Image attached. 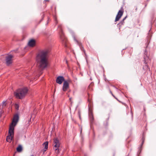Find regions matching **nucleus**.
<instances>
[{
	"label": "nucleus",
	"mask_w": 156,
	"mask_h": 156,
	"mask_svg": "<svg viewBox=\"0 0 156 156\" xmlns=\"http://www.w3.org/2000/svg\"><path fill=\"white\" fill-rule=\"evenodd\" d=\"M48 50H43L39 52L37 55L36 61L37 67L43 70L48 66Z\"/></svg>",
	"instance_id": "f257e3e1"
},
{
	"label": "nucleus",
	"mask_w": 156,
	"mask_h": 156,
	"mask_svg": "<svg viewBox=\"0 0 156 156\" xmlns=\"http://www.w3.org/2000/svg\"><path fill=\"white\" fill-rule=\"evenodd\" d=\"M28 90L26 87L20 89L14 92V94L18 98L22 99L27 94Z\"/></svg>",
	"instance_id": "f03ea898"
},
{
	"label": "nucleus",
	"mask_w": 156,
	"mask_h": 156,
	"mask_svg": "<svg viewBox=\"0 0 156 156\" xmlns=\"http://www.w3.org/2000/svg\"><path fill=\"white\" fill-rule=\"evenodd\" d=\"M58 30L59 31L61 39L63 41V43L64 44L65 47H66V43L67 42V39L64 36V34L62 28V26L61 25H58Z\"/></svg>",
	"instance_id": "7ed1b4c3"
},
{
	"label": "nucleus",
	"mask_w": 156,
	"mask_h": 156,
	"mask_svg": "<svg viewBox=\"0 0 156 156\" xmlns=\"http://www.w3.org/2000/svg\"><path fill=\"white\" fill-rule=\"evenodd\" d=\"M53 149L56 153H58L59 152V148L60 146L59 141L57 138H55L53 140Z\"/></svg>",
	"instance_id": "20e7f679"
},
{
	"label": "nucleus",
	"mask_w": 156,
	"mask_h": 156,
	"mask_svg": "<svg viewBox=\"0 0 156 156\" xmlns=\"http://www.w3.org/2000/svg\"><path fill=\"white\" fill-rule=\"evenodd\" d=\"M73 38L74 40L76 42V44L80 47V49L81 51H83L84 53L86 55L85 51L83 47L82 44L80 42L78 41L76 38L75 35L74 34H73Z\"/></svg>",
	"instance_id": "39448f33"
},
{
	"label": "nucleus",
	"mask_w": 156,
	"mask_h": 156,
	"mask_svg": "<svg viewBox=\"0 0 156 156\" xmlns=\"http://www.w3.org/2000/svg\"><path fill=\"white\" fill-rule=\"evenodd\" d=\"M123 13V9L122 7L121 8L120 10H119L116 15V18L115 19V21H117L119 20V19L121 18L122 16Z\"/></svg>",
	"instance_id": "423d86ee"
},
{
	"label": "nucleus",
	"mask_w": 156,
	"mask_h": 156,
	"mask_svg": "<svg viewBox=\"0 0 156 156\" xmlns=\"http://www.w3.org/2000/svg\"><path fill=\"white\" fill-rule=\"evenodd\" d=\"M19 119V116L18 114H15L13 117V118L12 123V125L15 126L18 122Z\"/></svg>",
	"instance_id": "0eeeda50"
},
{
	"label": "nucleus",
	"mask_w": 156,
	"mask_h": 156,
	"mask_svg": "<svg viewBox=\"0 0 156 156\" xmlns=\"http://www.w3.org/2000/svg\"><path fill=\"white\" fill-rule=\"evenodd\" d=\"M13 57L12 55H8L6 57V62L7 65L9 66L12 63Z\"/></svg>",
	"instance_id": "6e6552de"
},
{
	"label": "nucleus",
	"mask_w": 156,
	"mask_h": 156,
	"mask_svg": "<svg viewBox=\"0 0 156 156\" xmlns=\"http://www.w3.org/2000/svg\"><path fill=\"white\" fill-rule=\"evenodd\" d=\"M144 62L145 64V66H147V62H149V61L150 60L148 56L147 52L146 51V50H145L144 52Z\"/></svg>",
	"instance_id": "1a4fd4ad"
},
{
	"label": "nucleus",
	"mask_w": 156,
	"mask_h": 156,
	"mask_svg": "<svg viewBox=\"0 0 156 156\" xmlns=\"http://www.w3.org/2000/svg\"><path fill=\"white\" fill-rule=\"evenodd\" d=\"M65 81L64 78L62 76H58L56 79V83L60 84H62L63 81L64 82Z\"/></svg>",
	"instance_id": "9d476101"
},
{
	"label": "nucleus",
	"mask_w": 156,
	"mask_h": 156,
	"mask_svg": "<svg viewBox=\"0 0 156 156\" xmlns=\"http://www.w3.org/2000/svg\"><path fill=\"white\" fill-rule=\"evenodd\" d=\"M69 88V83L66 81H65L62 87V90L63 91H65Z\"/></svg>",
	"instance_id": "9b49d317"
},
{
	"label": "nucleus",
	"mask_w": 156,
	"mask_h": 156,
	"mask_svg": "<svg viewBox=\"0 0 156 156\" xmlns=\"http://www.w3.org/2000/svg\"><path fill=\"white\" fill-rule=\"evenodd\" d=\"M13 125H11L9 127V134L10 136H13L14 134V127Z\"/></svg>",
	"instance_id": "f8f14e48"
},
{
	"label": "nucleus",
	"mask_w": 156,
	"mask_h": 156,
	"mask_svg": "<svg viewBox=\"0 0 156 156\" xmlns=\"http://www.w3.org/2000/svg\"><path fill=\"white\" fill-rule=\"evenodd\" d=\"M35 40L32 39L29 41L28 45L30 47H33L35 45Z\"/></svg>",
	"instance_id": "ddd939ff"
},
{
	"label": "nucleus",
	"mask_w": 156,
	"mask_h": 156,
	"mask_svg": "<svg viewBox=\"0 0 156 156\" xmlns=\"http://www.w3.org/2000/svg\"><path fill=\"white\" fill-rule=\"evenodd\" d=\"M13 137V136L9 135L7 137L6 141L9 142H11Z\"/></svg>",
	"instance_id": "4468645a"
},
{
	"label": "nucleus",
	"mask_w": 156,
	"mask_h": 156,
	"mask_svg": "<svg viewBox=\"0 0 156 156\" xmlns=\"http://www.w3.org/2000/svg\"><path fill=\"white\" fill-rule=\"evenodd\" d=\"M44 151H46L48 148V142L47 141L44 143Z\"/></svg>",
	"instance_id": "2eb2a0df"
},
{
	"label": "nucleus",
	"mask_w": 156,
	"mask_h": 156,
	"mask_svg": "<svg viewBox=\"0 0 156 156\" xmlns=\"http://www.w3.org/2000/svg\"><path fill=\"white\" fill-rule=\"evenodd\" d=\"M16 150L18 152H20L22 150V147L21 145H19L16 148Z\"/></svg>",
	"instance_id": "dca6fc26"
},
{
	"label": "nucleus",
	"mask_w": 156,
	"mask_h": 156,
	"mask_svg": "<svg viewBox=\"0 0 156 156\" xmlns=\"http://www.w3.org/2000/svg\"><path fill=\"white\" fill-rule=\"evenodd\" d=\"M124 21L123 20H122L120 23H119V24H118V25L119 26V29H120L121 26L122 25H123L124 23Z\"/></svg>",
	"instance_id": "f3484780"
},
{
	"label": "nucleus",
	"mask_w": 156,
	"mask_h": 156,
	"mask_svg": "<svg viewBox=\"0 0 156 156\" xmlns=\"http://www.w3.org/2000/svg\"><path fill=\"white\" fill-rule=\"evenodd\" d=\"M6 105V101H3L2 103V106L3 107L5 106Z\"/></svg>",
	"instance_id": "a211bd4d"
},
{
	"label": "nucleus",
	"mask_w": 156,
	"mask_h": 156,
	"mask_svg": "<svg viewBox=\"0 0 156 156\" xmlns=\"http://www.w3.org/2000/svg\"><path fill=\"white\" fill-rule=\"evenodd\" d=\"M143 4H144L145 5V7L144 8H145L147 6V5L148 4V2H146V1H145Z\"/></svg>",
	"instance_id": "6ab92c4d"
},
{
	"label": "nucleus",
	"mask_w": 156,
	"mask_h": 156,
	"mask_svg": "<svg viewBox=\"0 0 156 156\" xmlns=\"http://www.w3.org/2000/svg\"><path fill=\"white\" fill-rule=\"evenodd\" d=\"M15 106L16 109L17 110H18L19 107L18 105L17 104H16L15 105Z\"/></svg>",
	"instance_id": "aec40b11"
},
{
	"label": "nucleus",
	"mask_w": 156,
	"mask_h": 156,
	"mask_svg": "<svg viewBox=\"0 0 156 156\" xmlns=\"http://www.w3.org/2000/svg\"><path fill=\"white\" fill-rule=\"evenodd\" d=\"M144 140H145V138H144V137L143 136L142 138V142L141 145V146L143 145V144H144Z\"/></svg>",
	"instance_id": "412c9836"
},
{
	"label": "nucleus",
	"mask_w": 156,
	"mask_h": 156,
	"mask_svg": "<svg viewBox=\"0 0 156 156\" xmlns=\"http://www.w3.org/2000/svg\"><path fill=\"white\" fill-rule=\"evenodd\" d=\"M90 117L91 121L92 120H93V118L92 115H91L90 116Z\"/></svg>",
	"instance_id": "4be33fe9"
},
{
	"label": "nucleus",
	"mask_w": 156,
	"mask_h": 156,
	"mask_svg": "<svg viewBox=\"0 0 156 156\" xmlns=\"http://www.w3.org/2000/svg\"><path fill=\"white\" fill-rule=\"evenodd\" d=\"M78 115H79V117L80 118V119H81V117H80V111H79L78 112Z\"/></svg>",
	"instance_id": "5701e85b"
},
{
	"label": "nucleus",
	"mask_w": 156,
	"mask_h": 156,
	"mask_svg": "<svg viewBox=\"0 0 156 156\" xmlns=\"http://www.w3.org/2000/svg\"><path fill=\"white\" fill-rule=\"evenodd\" d=\"M55 21H56V24H57V20L56 18L55 17Z\"/></svg>",
	"instance_id": "b1692460"
},
{
	"label": "nucleus",
	"mask_w": 156,
	"mask_h": 156,
	"mask_svg": "<svg viewBox=\"0 0 156 156\" xmlns=\"http://www.w3.org/2000/svg\"><path fill=\"white\" fill-rule=\"evenodd\" d=\"M109 91H110V93L112 95H113V94H112V92L110 90H109Z\"/></svg>",
	"instance_id": "393cba45"
},
{
	"label": "nucleus",
	"mask_w": 156,
	"mask_h": 156,
	"mask_svg": "<svg viewBox=\"0 0 156 156\" xmlns=\"http://www.w3.org/2000/svg\"><path fill=\"white\" fill-rule=\"evenodd\" d=\"M82 127H81V128H80V133H82Z\"/></svg>",
	"instance_id": "a878e982"
},
{
	"label": "nucleus",
	"mask_w": 156,
	"mask_h": 156,
	"mask_svg": "<svg viewBox=\"0 0 156 156\" xmlns=\"http://www.w3.org/2000/svg\"><path fill=\"white\" fill-rule=\"evenodd\" d=\"M126 16L125 17V18H124L122 20H123L124 21L126 19Z\"/></svg>",
	"instance_id": "bb28decb"
},
{
	"label": "nucleus",
	"mask_w": 156,
	"mask_h": 156,
	"mask_svg": "<svg viewBox=\"0 0 156 156\" xmlns=\"http://www.w3.org/2000/svg\"><path fill=\"white\" fill-rule=\"evenodd\" d=\"M49 2V0H45L44 1V2Z\"/></svg>",
	"instance_id": "cd10ccee"
},
{
	"label": "nucleus",
	"mask_w": 156,
	"mask_h": 156,
	"mask_svg": "<svg viewBox=\"0 0 156 156\" xmlns=\"http://www.w3.org/2000/svg\"><path fill=\"white\" fill-rule=\"evenodd\" d=\"M44 14H43V15L42 16V19H43V18L44 17Z\"/></svg>",
	"instance_id": "c85d7f7f"
},
{
	"label": "nucleus",
	"mask_w": 156,
	"mask_h": 156,
	"mask_svg": "<svg viewBox=\"0 0 156 156\" xmlns=\"http://www.w3.org/2000/svg\"><path fill=\"white\" fill-rule=\"evenodd\" d=\"M115 98H116L115 96L113 94V95H112Z\"/></svg>",
	"instance_id": "c756f323"
},
{
	"label": "nucleus",
	"mask_w": 156,
	"mask_h": 156,
	"mask_svg": "<svg viewBox=\"0 0 156 156\" xmlns=\"http://www.w3.org/2000/svg\"><path fill=\"white\" fill-rule=\"evenodd\" d=\"M115 98H116L115 96L113 94V95H112Z\"/></svg>",
	"instance_id": "7c9ffc66"
},
{
	"label": "nucleus",
	"mask_w": 156,
	"mask_h": 156,
	"mask_svg": "<svg viewBox=\"0 0 156 156\" xmlns=\"http://www.w3.org/2000/svg\"><path fill=\"white\" fill-rule=\"evenodd\" d=\"M150 0H147V1H146V2H148Z\"/></svg>",
	"instance_id": "2f4dec72"
},
{
	"label": "nucleus",
	"mask_w": 156,
	"mask_h": 156,
	"mask_svg": "<svg viewBox=\"0 0 156 156\" xmlns=\"http://www.w3.org/2000/svg\"><path fill=\"white\" fill-rule=\"evenodd\" d=\"M71 99H72V98H69V100L70 101H71Z\"/></svg>",
	"instance_id": "473e14b6"
},
{
	"label": "nucleus",
	"mask_w": 156,
	"mask_h": 156,
	"mask_svg": "<svg viewBox=\"0 0 156 156\" xmlns=\"http://www.w3.org/2000/svg\"><path fill=\"white\" fill-rule=\"evenodd\" d=\"M137 7H136V9H135V10H136V11H137Z\"/></svg>",
	"instance_id": "72a5a7b5"
},
{
	"label": "nucleus",
	"mask_w": 156,
	"mask_h": 156,
	"mask_svg": "<svg viewBox=\"0 0 156 156\" xmlns=\"http://www.w3.org/2000/svg\"><path fill=\"white\" fill-rule=\"evenodd\" d=\"M115 98V99H116L117 100H118V101H119L117 99V98Z\"/></svg>",
	"instance_id": "f704fd0d"
},
{
	"label": "nucleus",
	"mask_w": 156,
	"mask_h": 156,
	"mask_svg": "<svg viewBox=\"0 0 156 156\" xmlns=\"http://www.w3.org/2000/svg\"><path fill=\"white\" fill-rule=\"evenodd\" d=\"M66 62L67 64V60H66Z\"/></svg>",
	"instance_id": "c9c22d12"
},
{
	"label": "nucleus",
	"mask_w": 156,
	"mask_h": 156,
	"mask_svg": "<svg viewBox=\"0 0 156 156\" xmlns=\"http://www.w3.org/2000/svg\"><path fill=\"white\" fill-rule=\"evenodd\" d=\"M31 156H34V155H31Z\"/></svg>",
	"instance_id": "e433bc0d"
}]
</instances>
